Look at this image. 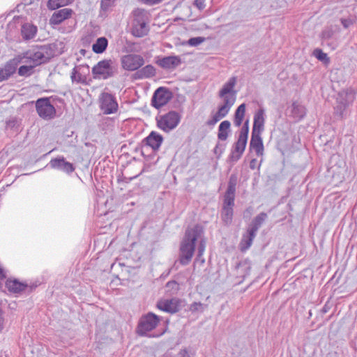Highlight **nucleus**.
Masks as SVG:
<instances>
[{"label":"nucleus","instance_id":"obj_1","mask_svg":"<svg viewBox=\"0 0 357 357\" xmlns=\"http://www.w3.org/2000/svg\"><path fill=\"white\" fill-rule=\"evenodd\" d=\"M202 229L199 226L188 228L180 247V262L187 265L191 261L195 252V241L200 236Z\"/></svg>","mask_w":357,"mask_h":357},{"label":"nucleus","instance_id":"obj_2","mask_svg":"<svg viewBox=\"0 0 357 357\" xmlns=\"http://www.w3.org/2000/svg\"><path fill=\"white\" fill-rule=\"evenodd\" d=\"M132 33L136 37H143L149 32L147 25L149 20V13L144 9L137 8L132 12Z\"/></svg>","mask_w":357,"mask_h":357},{"label":"nucleus","instance_id":"obj_3","mask_svg":"<svg viewBox=\"0 0 357 357\" xmlns=\"http://www.w3.org/2000/svg\"><path fill=\"white\" fill-rule=\"evenodd\" d=\"M91 73L96 79H107L117 73V67L110 59L102 60L92 68Z\"/></svg>","mask_w":357,"mask_h":357},{"label":"nucleus","instance_id":"obj_4","mask_svg":"<svg viewBox=\"0 0 357 357\" xmlns=\"http://www.w3.org/2000/svg\"><path fill=\"white\" fill-rule=\"evenodd\" d=\"M356 93L352 89H347L340 91L337 98V105L335 107V113L340 117H343L347 107L351 105L355 99Z\"/></svg>","mask_w":357,"mask_h":357},{"label":"nucleus","instance_id":"obj_5","mask_svg":"<svg viewBox=\"0 0 357 357\" xmlns=\"http://www.w3.org/2000/svg\"><path fill=\"white\" fill-rule=\"evenodd\" d=\"M180 121V114L175 111H171L160 116L157 119V125L160 129L168 132L174 130L178 125Z\"/></svg>","mask_w":357,"mask_h":357},{"label":"nucleus","instance_id":"obj_6","mask_svg":"<svg viewBox=\"0 0 357 357\" xmlns=\"http://www.w3.org/2000/svg\"><path fill=\"white\" fill-rule=\"evenodd\" d=\"M159 321V317L151 312L142 317L137 328L138 334L146 335L148 332L156 328Z\"/></svg>","mask_w":357,"mask_h":357},{"label":"nucleus","instance_id":"obj_7","mask_svg":"<svg viewBox=\"0 0 357 357\" xmlns=\"http://www.w3.org/2000/svg\"><path fill=\"white\" fill-rule=\"evenodd\" d=\"M36 108L39 116L49 120L55 116L56 109L48 98H40L36 102Z\"/></svg>","mask_w":357,"mask_h":357},{"label":"nucleus","instance_id":"obj_8","mask_svg":"<svg viewBox=\"0 0 357 357\" xmlns=\"http://www.w3.org/2000/svg\"><path fill=\"white\" fill-rule=\"evenodd\" d=\"M144 64V59L139 54H127L121 58L122 67L126 70H136Z\"/></svg>","mask_w":357,"mask_h":357},{"label":"nucleus","instance_id":"obj_9","mask_svg":"<svg viewBox=\"0 0 357 357\" xmlns=\"http://www.w3.org/2000/svg\"><path fill=\"white\" fill-rule=\"evenodd\" d=\"M100 109L104 114H114L118 110V104L114 96L109 93H102L100 98Z\"/></svg>","mask_w":357,"mask_h":357},{"label":"nucleus","instance_id":"obj_10","mask_svg":"<svg viewBox=\"0 0 357 357\" xmlns=\"http://www.w3.org/2000/svg\"><path fill=\"white\" fill-rule=\"evenodd\" d=\"M172 98V93L165 87L158 88L152 97L151 105L159 109L166 105Z\"/></svg>","mask_w":357,"mask_h":357},{"label":"nucleus","instance_id":"obj_11","mask_svg":"<svg viewBox=\"0 0 357 357\" xmlns=\"http://www.w3.org/2000/svg\"><path fill=\"white\" fill-rule=\"evenodd\" d=\"M155 63L165 70H174L181 64V59L179 56L175 55L158 57Z\"/></svg>","mask_w":357,"mask_h":357},{"label":"nucleus","instance_id":"obj_12","mask_svg":"<svg viewBox=\"0 0 357 357\" xmlns=\"http://www.w3.org/2000/svg\"><path fill=\"white\" fill-rule=\"evenodd\" d=\"M45 49L43 47L33 49L26 53V58L30 59L32 64L36 66L48 60V56L45 54Z\"/></svg>","mask_w":357,"mask_h":357},{"label":"nucleus","instance_id":"obj_13","mask_svg":"<svg viewBox=\"0 0 357 357\" xmlns=\"http://www.w3.org/2000/svg\"><path fill=\"white\" fill-rule=\"evenodd\" d=\"M157 307L164 312L175 313L180 309V301L177 298L161 300L158 302Z\"/></svg>","mask_w":357,"mask_h":357},{"label":"nucleus","instance_id":"obj_14","mask_svg":"<svg viewBox=\"0 0 357 357\" xmlns=\"http://www.w3.org/2000/svg\"><path fill=\"white\" fill-rule=\"evenodd\" d=\"M265 117V109L263 107H260L255 112L252 132L261 133L263 132L264 129Z\"/></svg>","mask_w":357,"mask_h":357},{"label":"nucleus","instance_id":"obj_15","mask_svg":"<svg viewBox=\"0 0 357 357\" xmlns=\"http://www.w3.org/2000/svg\"><path fill=\"white\" fill-rule=\"evenodd\" d=\"M49 165L53 169L61 170L68 174L72 173L75 170L73 165L66 161L63 157L52 159Z\"/></svg>","mask_w":357,"mask_h":357},{"label":"nucleus","instance_id":"obj_16","mask_svg":"<svg viewBox=\"0 0 357 357\" xmlns=\"http://www.w3.org/2000/svg\"><path fill=\"white\" fill-rule=\"evenodd\" d=\"M163 141V137L159 133L152 131L143 142L144 145L150 146L153 151L158 150Z\"/></svg>","mask_w":357,"mask_h":357},{"label":"nucleus","instance_id":"obj_17","mask_svg":"<svg viewBox=\"0 0 357 357\" xmlns=\"http://www.w3.org/2000/svg\"><path fill=\"white\" fill-rule=\"evenodd\" d=\"M247 139L238 137L236 142L234 145V149L231 151V159L237 161L243 155L247 144Z\"/></svg>","mask_w":357,"mask_h":357},{"label":"nucleus","instance_id":"obj_18","mask_svg":"<svg viewBox=\"0 0 357 357\" xmlns=\"http://www.w3.org/2000/svg\"><path fill=\"white\" fill-rule=\"evenodd\" d=\"M261 135V133L252 132L250 142V148L254 150L258 156L264 154V144Z\"/></svg>","mask_w":357,"mask_h":357},{"label":"nucleus","instance_id":"obj_19","mask_svg":"<svg viewBox=\"0 0 357 357\" xmlns=\"http://www.w3.org/2000/svg\"><path fill=\"white\" fill-rule=\"evenodd\" d=\"M236 191V180L230 178L227 190L225 195L223 206H233L234 205Z\"/></svg>","mask_w":357,"mask_h":357},{"label":"nucleus","instance_id":"obj_20","mask_svg":"<svg viewBox=\"0 0 357 357\" xmlns=\"http://www.w3.org/2000/svg\"><path fill=\"white\" fill-rule=\"evenodd\" d=\"M73 10L70 8L61 9L53 13L50 18V24L57 25L61 24L65 20L69 18L72 15Z\"/></svg>","mask_w":357,"mask_h":357},{"label":"nucleus","instance_id":"obj_21","mask_svg":"<svg viewBox=\"0 0 357 357\" xmlns=\"http://www.w3.org/2000/svg\"><path fill=\"white\" fill-rule=\"evenodd\" d=\"M17 62L15 60H10L6 63L3 68H0V82L8 79L14 74L17 69Z\"/></svg>","mask_w":357,"mask_h":357},{"label":"nucleus","instance_id":"obj_22","mask_svg":"<svg viewBox=\"0 0 357 357\" xmlns=\"http://www.w3.org/2000/svg\"><path fill=\"white\" fill-rule=\"evenodd\" d=\"M219 97L222 99L223 103L219 106L218 109L221 111V112H222L227 115L231 107L234 105L236 102V93Z\"/></svg>","mask_w":357,"mask_h":357},{"label":"nucleus","instance_id":"obj_23","mask_svg":"<svg viewBox=\"0 0 357 357\" xmlns=\"http://www.w3.org/2000/svg\"><path fill=\"white\" fill-rule=\"evenodd\" d=\"M6 287L10 292L18 294L25 290L27 285L16 279H8L6 282Z\"/></svg>","mask_w":357,"mask_h":357},{"label":"nucleus","instance_id":"obj_24","mask_svg":"<svg viewBox=\"0 0 357 357\" xmlns=\"http://www.w3.org/2000/svg\"><path fill=\"white\" fill-rule=\"evenodd\" d=\"M237 83V77L233 76L230 77L227 82H225L222 89L219 91V96H223L227 94H233V93H236V91L234 89V87Z\"/></svg>","mask_w":357,"mask_h":357},{"label":"nucleus","instance_id":"obj_25","mask_svg":"<svg viewBox=\"0 0 357 357\" xmlns=\"http://www.w3.org/2000/svg\"><path fill=\"white\" fill-rule=\"evenodd\" d=\"M155 75V68L152 65H146L135 73V77L138 79L150 78Z\"/></svg>","mask_w":357,"mask_h":357},{"label":"nucleus","instance_id":"obj_26","mask_svg":"<svg viewBox=\"0 0 357 357\" xmlns=\"http://www.w3.org/2000/svg\"><path fill=\"white\" fill-rule=\"evenodd\" d=\"M37 32V27L31 24H24L22 26L21 33L23 38L26 40L33 38Z\"/></svg>","mask_w":357,"mask_h":357},{"label":"nucleus","instance_id":"obj_27","mask_svg":"<svg viewBox=\"0 0 357 357\" xmlns=\"http://www.w3.org/2000/svg\"><path fill=\"white\" fill-rule=\"evenodd\" d=\"M231 123L229 121H224L220 123L218 127V138L221 141H225L230 131Z\"/></svg>","mask_w":357,"mask_h":357},{"label":"nucleus","instance_id":"obj_28","mask_svg":"<svg viewBox=\"0 0 357 357\" xmlns=\"http://www.w3.org/2000/svg\"><path fill=\"white\" fill-rule=\"evenodd\" d=\"M255 236L256 233L248 229L246 234L243 235L240 243L242 251L248 250L251 246Z\"/></svg>","mask_w":357,"mask_h":357},{"label":"nucleus","instance_id":"obj_29","mask_svg":"<svg viewBox=\"0 0 357 357\" xmlns=\"http://www.w3.org/2000/svg\"><path fill=\"white\" fill-rule=\"evenodd\" d=\"M245 108L246 105L245 103H242L237 107L234 119L235 126L239 127L241 126L245 114Z\"/></svg>","mask_w":357,"mask_h":357},{"label":"nucleus","instance_id":"obj_30","mask_svg":"<svg viewBox=\"0 0 357 357\" xmlns=\"http://www.w3.org/2000/svg\"><path fill=\"white\" fill-rule=\"evenodd\" d=\"M107 45V39L105 37H100L93 44L92 50L96 54H101L106 50Z\"/></svg>","mask_w":357,"mask_h":357},{"label":"nucleus","instance_id":"obj_31","mask_svg":"<svg viewBox=\"0 0 357 357\" xmlns=\"http://www.w3.org/2000/svg\"><path fill=\"white\" fill-rule=\"evenodd\" d=\"M291 115L296 120H300L305 115V108L301 104L295 102L291 105Z\"/></svg>","mask_w":357,"mask_h":357},{"label":"nucleus","instance_id":"obj_32","mask_svg":"<svg viewBox=\"0 0 357 357\" xmlns=\"http://www.w3.org/2000/svg\"><path fill=\"white\" fill-rule=\"evenodd\" d=\"M267 215L265 213H261L253 220L252 225L249 227V230L257 233L259 228L262 223L265 221Z\"/></svg>","mask_w":357,"mask_h":357},{"label":"nucleus","instance_id":"obj_33","mask_svg":"<svg viewBox=\"0 0 357 357\" xmlns=\"http://www.w3.org/2000/svg\"><path fill=\"white\" fill-rule=\"evenodd\" d=\"M73 0H49L47 7L50 10H55L71 3Z\"/></svg>","mask_w":357,"mask_h":357},{"label":"nucleus","instance_id":"obj_34","mask_svg":"<svg viewBox=\"0 0 357 357\" xmlns=\"http://www.w3.org/2000/svg\"><path fill=\"white\" fill-rule=\"evenodd\" d=\"M233 206H223L222 210V219L226 224H229L232 220Z\"/></svg>","mask_w":357,"mask_h":357},{"label":"nucleus","instance_id":"obj_35","mask_svg":"<svg viewBox=\"0 0 357 357\" xmlns=\"http://www.w3.org/2000/svg\"><path fill=\"white\" fill-rule=\"evenodd\" d=\"M227 116L224 112H221V111L218 109V111L211 116L210 119L207 121V125L208 126H214L217 122H218L220 119H223Z\"/></svg>","mask_w":357,"mask_h":357},{"label":"nucleus","instance_id":"obj_36","mask_svg":"<svg viewBox=\"0 0 357 357\" xmlns=\"http://www.w3.org/2000/svg\"><path fill=\"white\" fill-rule=\"evenodd\" d=\"M117 0H101L100 1V10L103 12H108L116 4Z\"/></svg>","mask_w":357,"mask_h":357},{"label":"nucleus","instance_id":"obj_37","mask_svg":"<svg viewBox=\"0 0 357 357\" xmlns=\"http://www.w3.org/2000/svg\"><path fill=\"white\" fill-rule=\"evenodd\" d=\"M70 78L73 82L76 83H84L85 81V78L77 70L76 68L72 70Z\"/></svg>","mask_w":357,"mask_h":357},{"label":"nucleus","instance_id":"obj_38","mask_svg":"<svg viewBox=\"0 0 357 357\" xmlns=\"http://www.w3.org/2000/svg\"><path fill=\"white\" fill-rule=\"evenodd\" d=\"M166 291L170 294H176L179 289V284L177 282L172 280L169 281L165 286Z\"/></svg>","mask_w":357,"mask_h":357},{"label":"nucleus","instance_id":"obj_39","mask_svg":"<svg viewBox=\"0 0 357 357\" xmlns=\"http://www.w3.org/2000/svg\"><path fill=\"white\" fill-rule=\"evenodd\" d=\"M313 55L319 61L325 63H328L329 61V59L327 54L321 49L317 48L313 51Z\"/></svg>","mask_w":357,"mask_h":357},{"label":"nucleus","instance_id":"obj_40","mask_svg":"<svg viewBox=\"0 0 357 357\" xmlns=\"http://www.w3.org/2000/svg\"><path fill=\"white\" fill-rule=\"evenodd\" d=\"M34 67L35 66L33 64L30 66H22L18 70V74L21 76H29L31 75Z\"/></svg>","mask_w":357,"mask_h":357},{"label":"nucleus","instance_id":"obj_41","mask_svg":"<svg viewBox=\"0 0 357 357\" xmlns=\"http://www.w3.org/2000/svg\"><path fill=\"white\" fill-rule=\"evenodd\" d=\"M204 41H205V38L199 36V37H195V38H190L185 43V44H187L190 46H192V47H197V46L199 45L200 44H202Z\"/></svg>","mask_w":357,"mask_h":357},{"label":"nucleus","instance_id":"obj_42","mask_svg":"<svg viewBox=\"0 0 357 357\" xmlns=\"http://www.w3.org/2000/svg\"><path fill=\"white\" fill-rule=\"evenodd\" d=\"M206 307V305H204L200 302H194L190 305V310L193 313L197 312H202Z\"/></svg>","mask_w":357,"mask_h":357},{"label":"nucleus","instance_id":"obj_43","mask_svg":"<svg viewBox=\"0 0 357 357\" xmlns=\"http://www.w3.org/2000/svg\"><path fill=\"white\" fill-rule=\"evenodd\" d=\"M249 132V120L245 121L243 126H242L238 137H243L248 139Z\"/></svg>","mask_w":357,"mask_h":357},{"label":"nucleus","instance_id":"obj_44","mask_svg":"<svg viewBox=\"0 0 357 357\" xmlns=\"http://www.w3.org/2000/svg\"><path fill=\"white\" fill-rule=\"evenodd\" d=\"M205 248H206L205 242L204 241H201L199 244V246H198L197 255V257L195 259V263H197L198 262V259L199 258H201L202 256H203V254H204V250H205Z\"/></svg>","mask_w":357,"mask_h":357},{"label":"nucleus","instance_id":"obj_45","mask_svg":"<svg viewBox=\"0 0 357 357\" xmlns=\"http://www.w3.org/2000/svg\"><path fill=\"white\" fill-rule=\"evenodd\" d=\"M333 34L334 31L332 29V28H326L322 31L321 36L324 39H329L333 36Z\"/></svg>","mask_w":357,"mask_h":357},{"label":"nucleus","instance_id":"obj_46","mask_svg":"<svg viewBox=\"0 0 357 357\" xmlns=\"http://www.w3.org/2000/svg\"><path fill=\"white\" fill-rule=\"evenodd\" d=\"M205 1L206 0H195V5L199 9L203 10L206 5H205Z\"/></svg>","mask_w":357,"mask_h":357},{"label":"nucleus","instance_id":"obj_47","mask_svg":"<svg viewBox=\"0 0 357 357\" xmlns=\"http://www.w3.org/2000/svg\"><path fill=\"white\" fill-rule=\"evenodd\" d=\"M143 3L152 6L160 3L163 0H140Z\"/></svg>","mask_w":357,"mask_h":357},{"label":"nucleus","instance_id":"obj_48","mask_svg":"<svg viewBox=\"0 0 357 357\" xmlns=\"http://www.w3.org/2000/svg\"><path fill=\"white\" fill-rule=\"evenodd\" d=\"M341 23L342 24V26L347 29L348 28L350 25L352 24V20H350V19H341Z\"/></svg>","mask_w":357,"mask_h":357},{"label":"nucleus","instance_id":"obj_49","mask_svg":"<svg viewBox=\"0 0 357 357\" xmlns=\"http://www.w3.org/2000/svg\"><path fill=\"white\" fill-rule=\"evenodd\" d=\"M256 163H257V160L256 159H252L250 161V167L252 169H255V166H256Z\"/></svg>","mask_w":357,"mask_h":357},{"label":"nucleus","instance_id":"obj_50","mask_svg":"<svg viewBox=\"0 0 357 357\" xmlns=\"http://www.w3.org/2000/svg\"><path fill=\"white\" fill-rule=\"evenodd\" d=\"M198 261H200V263L202 264H203L204 263L205 260H204L203 256H202V257L198 259Z\"/></svg>","mask_w":357,"mask_h":357},{"label":"nucleus","instance_id":"obj_51","mask_svg":"<svg viewBox=\"0 0 357 357\" xmlns=\"http://www.w3.org/2000/svg\"><path fill=\"white\" fill-rule=\"evenodd\" d=\"M3 277H5V275L3 274V269L0 268V278H3Z\"/></svg>","mask_w":357,"mask_h":357}]
</instances>
